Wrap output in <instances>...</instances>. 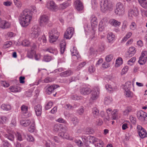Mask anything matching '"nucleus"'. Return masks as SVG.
I'll list each match as a JSON object with an SVG mask.
<instances>
[{"mask_svg":"<svg viewBox=\"0 0 147 147\" xmlns=\"http://www.w3.org/2000/svg\"><path fill=\"white\" fill-rule=\"evenodd\" d=\"M107 20L106 18L103 19L100 22L99 24V30L102 31L105 30L106 27Z\"/></svg>","mask_w":147,"mask_h":147,"instance_id":"nucleus-16","label":"nucleus"},{"mask_svg":"<svg viewBox=\"0 0 147 147\" xmlns=\"http://www.w3.org/2000/svg\"><path fill=\"white\" fill-rule=\"evenodd\" d=\"M131 84L130 82H127L126 83H125L124 86V90H129L130 88L131 87Z\"/></svg>","mask_w":147,"mask_h":147,"instance_id":"nucleus-43","label":"nucleus"},{"mask_svg":"<svg viewBox=\"0 0 147 147\" xmlns=\"http://www.w3.org/2000/svg\"><path fill=\"white\" fill-rule=\"evenodd\" d=\"M74 6L78 11H81L83 9V5L82 2L80 0H77L75 2Z\"/></svg>","mask_w":147,"mask_h":147,"instance_id":"nucleus-17","label":"nucleus"},{"mask_svg":"<svg viewBox=\"0 0 147 147\" xmlns=\"http://www.w3.org/2000/svg\"><path fill=\"white\" fill-rule=\"evenodd\" d=\"M141 6L143 8H147V2L146 0H138Z\"/></svg>","mask_w":147,"mask_h":147,"instance_id":"nucleus-34","label":"nucleus"},{"mask_svg":"<svg viewBox=\"0 0 147 147\" xmlns=\"http://www.w3.org/2000/svg\"><path fill=\"white\" fill-rule=\"evenodd\" d=\"M136 28V24L133 22H131V24L130 25L129 28L131 30H134Z\"/></svg>","mask_w":147,"mask_h":147,"instance_id":"nucleus-59","label":"nucleus"},{"mask_svg":"<svg viewBox=\"0 0 147 147\" xmlns=\"http://www.w3.org/2000/svg\"><path fill=\"white\" fill-rule=\"evenodd\" d=\"M91 91V90L90 88L87 87H83L80 90V93L84 95L89 94Z\"/></svg>","mask_w":147,"mask_h":147,"instance_id":"nucleus-20","label":"nucleus"},{"mask_svg":"<svg viewBox=\"0 0 147 147\" xmlns=\"http://www.w3.org/2000/svg\"><path fill=\"white\" fill-rule=\"evenodd\" d=\"M36 115L38 116H40L42 112V107L40 105H38L34 107Z\"/></svg>","mask_w":147,"mask_h":147,"instance_id":"nucleus-21","label":"nucleus"},{"mask_svg":"<svg viewBox=\"0 0 147 147\" xmlns=\"http://www.w3.org/2000/svg\"><path fill=\"white\" fill-rule=\"evenodd\" d=\"M39 24L41 26L47 27L49 26V20L48 17L45 15H41L40 17Z\"/></svg>","mask_w":147,"mask_h":147,"instance_id":"nucleus-4","label":"nucleus"},{"mask_svg":"<svg viewBox=\"0 0 147 147\" xmlns=\"http://www.w3.org/2000/svg\"><path fill=\"white\" fill-rule=\"evenodd\" d=\"M113 55L112 54L107 55L105 57V60L107 62L111 61L113 58Z\"/></svg>","mask_w":147,"mask_h":147,"instance_id":"nucleus-51","label":"nucleus"},{"mask_svg":"<svg viewBox=\"0 0 147 147\" xmlns=\"http://www.w3.org/2000/svg\"><path fill=\"white\" fill-rule=\"evenodd\" d=\"M147 57H142L140 56L139 58L138 62L140 65H143L145 64L147 61Z\"/></svg>","mask_w":147,"mask_h":147,"instance_id":"nucleus-32","label":"nucleus"},{"mask_svg":"<svg viewBox=\"0 0 147 147\" xmlns=\"http://www.w3.org/2000/svg\"><path fill=\"white\" fill-rule=\"evenodd\" d=\"M125 11V8L123 4L120 2L117 3L115 10V14L119 16H122L124 14Z\"/></svg>","mask_w":147,"mask_h":147,"instance_id":"nucleus-5","label":"nucleus"},{"mask_svg":"<svg viewBox=\"0 0 147 147\" xmlns=\"http://www.w3.org/2000/svg\"><path fill=\"white\" fill-rule=\"evenodd\" d=\"M53 81V80L51 78L47 77L43 80V82L45 83H48L52 82Z\"/></svg>","mask_w":147,"mask_h":147,"instance_id":"nucleus-57","label":"nucleus"},{"mask_svg":"<svg viewBox=\"0 0 147 147\" xmlns=\"http://www.w3.org/2000/svg\"><path fill=\"white\" fill-rule=\"evenodd\" d=\"M92 28L96 27L97 25L98 22L96 18L94 15H92L90 18Z\"/></svg>","mask_w":147,"mask_h":147,"instance_id":"nucleus-22","label":"nucleus"},{"mask_svg":"<svg viewBox=\"0 0 147 147\" xmlns=\"http://www.w3.org/2000/svg\"><path fill=\"white\" fill-rule=\"evenodd\" d=\"M31 121L29 120H21L20 121V123L22 126L27 127L30 123Z\"/></svg>","mask_w":147,"mask_h":147,"instance_id":"nucleus-31","label":"nucleus"},{"mask_svg":"<svg viewBox=\"0 0 147 147\" xmlns=\"http://www.w3.org/2000/svg\"><path fill=\"white\" fill-rule=\"evenodd\" d=\"M71 121L74 125V126H75L78 123V120L77 118L76 117H74L71 118Z\"/></svg>","mask_w":147,"mask_h":147,"instance_id":"nucleus-52","label":"nucleus"},{"mask_svg":"<svg viewBox=\"0 0 147 147\" xmlns=\"http://www.w3.org/2000/svg\"><path fill=\"white\" fill-rule=\"evenodd\" d=\"M112 101V99L110 96H107L104 99V103L107 105L110 104Z\"/></svg>","mask_w":147,"mask_h":147,"instance_id":"nucleus-40","label":"nucleus"},{"mask_svg":"<svg viewBox=\"0 0 147 147\" xmlns=\"http://www.w3.org/2000/svg\"><path fill=\"white\" fill-rule=\"evenodd\" d=\"M136 50L134 47H129L128 51V54L130 57L133 56L136 53Z\"/></svg>","mask_w":147,"mask_h":147,"instance_id":"nucleus-30","label":"nucleus"},{"mask_svg":"<svg viewBox=\"0 0 147 147\" xmlns=\"http://www.w3.org/2000/svg\"><path fill=\"white\" fill-rule=\"evenodd\" d=\"M47 42V39L45 35H42V36L39 37L38 40L36 41V42L40 45H44Z\"/></svg>","mask_w":147,"mask_h":147,"instance_id":"nucleus-18","label":"nucleus"},{"mask_svg":"<svg viewBox=\"0 0 147 147\" xmlns=\"http://www.w3.org/2000/svg\"><path fill=\"white\" fill-rule=\"evenodd\" d=\"M125 96L126 97L129 98H132L133 96V93L130 91L129 90H125Z\"/></svg>","mask_w":147,"mask_h":147,"instance_id":"nucleus-47","label":"nucleus"},{"mask_svg":"<svg viewBox=\"0 0 147 147\" xmlns=\"http://www.w3.org/2000/svg\"><path fill=\"white\" fill-rule=\"evenodd\" d=\"M137 115L139 120L141 121H144L146 117H147V113L141 110L138 112Z\"/></svg>","mask_w":147,"mask_h":147,"instance_id":"nucleus-15","label":"nucleus"},{"mask_svg":"<svg viewBox=\"0 0 147 147\" xmlns=\"http://www.w3.org/2000/svg\"><path fill=\"white\" fill-rule=\"evenodd\" d=\"M21 16L20 20V24L24 27L27 26L32 19V11L28 9H25L21 13Z\"/></svg>","mask_w":147,"mask_h":147,"instance_id":"nucleus-1","label":"nucleus"},{"mask_svg":"<svg viewBox=\"0 0 147 147\" xmlns=\"http://www.w3.org/2000/svg\"><path fill=\"white\" fill-rule=\"evenodd\" d=\"M77 111L79 114L80 115H82L84 111V107H82L81 108H79L77 110Z\"/></svg>","mask_w":147,"mask_h":147,"instance_id":"nucleus-64","label":"nucleus"},{"mask_svg":"<svg viewBox=\"0 0 147 147\" xmlns=\"http://www.w3.org/2000/svg\"><path fill=\"white\" fill-rule=\"evenodd\" d=\"M127 22L126 20L123 21V24L121 28V30L124 31L127 28Z\"/></svg>","mask_w":147,"mask_h":147,"instance_id":"nucleus-58","label":"nucleus"},{"mask_svg":"<svg viewBox=\"0 0 147 147\" xmlns=\"http://www.w3.org/2000/svg\"><path fill=\"white\" fill-rule=\"evenodd\" d=\"M10 24L8 22L2 20L0 18V28L5 29L10 27Z\"/></svg>","mask_w":147,"mask_h":147,"instance_id":"nucleus-14","label":"nucleus"},{"mask_svg":"<svg viewBox=\"0 0 147 147\" xmlns=\"http://www.w3.org/2000/svg\"><path fill=\"white\" fill-rule=\"evenodd\" d=\"M35 53L34 51L32 49L31 50L28 51L27 56L29 58H32L33 57V55Z\"/></svg>","mask_w":147,"mask_h":147,"instance_id":"nucleus-44","label":"nucleus"},{"mask_svg":"<svg viewBox=\"0 0 147 147\" xmlns=\"http://www.w3.org/2000/svg\"><path fill=\"white\" fill-rule=\"evenodd\" d=\"M86 62H82L79 64L78 66L77 67L76 70H80L81 68L84 67V66L86 65Z\"/></svg>","mask_w":147,"mask_h":147,"instance_id":"nucleus-60","label":"nucleus"},{"mask_svg":"<svg viewBox=\"0 0 147 147\" xmlns=\"http://www.w3.org/2000/svg\"><path fill=\"white\" fill-rule=\"evenodd\" d=\"M21 110L22 114L26 118L30 117L32 114L28 112V107L24 105H22L21 107Z\"/></svg>","mask_w":147,"mask_h":147,"instance_id":"nucleus-13","label":"nucleus"},{"mask_svg":"<svg viewBox=\"0 0 147 147\" xmlns=\"http://www.w3.org/2000/svg\"><path fill=\"white\" fill-rule=\"evenodd\" d=\"M74 33V28L72 27H69L65 32L64 37L66 39H69L71 38Z\"/></svg>","mask_w":147,"mask_h":147,"instance_id":"nucleus-10","label":"nucleus"},{"mask_svg":"<svg viewBox=\"0 0 147 147\" xmlns=\"http://www.w3.org/2000/svg\"><path fill=\"white\" fill-rule=\"evenodd\" d=\"M15 147H24L25 144L24 143H22L17 141L14 144Z\"/></svg>","mask_w":147,"mask_h":147,"instance_id":"nucleus-56","label":"nucleus"},{"mask_svg":"<svg viewBox=\"0 0 147 147\" xmlns=\"http://www.w3.org/2000/svg\"><path fill=\"white\" fill-rule=\"evenodd\" d=\"M40 28L37 25H35L31 28V34L32 38H36L40 33Z\"/></svg>","mask_w":147,"mask_h":147,"instance_id":"nucleus-7","label":"nucleus"},{"mask_svg":"<svg viewBox=\"0 0 147 147\" xmlns=\"http://www.w3.org/2000/svg\"><path fill=\"white\" fill-rule=\"evenodd\" d=\"M45 50L46 51H48L49 52L53 53L55 55H56L58 53L57 49L51 47L48 49H46Z\"/></svg>","mask_w":147,"mask_h":147,"instance_id":"nucleus-33","label":"nucleus"},{"mask_svg":"<svg viewBox=\"0 0 147 147\" xmlns=\"http://www.w3.org/2000/svg\"><path fill=\"white\" fill-rule=\"evenodd\" d=\"M122 63V59L121 57H119L116 60L115 66L116 67H118Z\"/></svg>","mask_w":147,"mask_h":147,"instance_id":"nucleus-45","label":"nucleus"},{"mask_svg":"<svg viewBox=\"0 0 147 147\" xmlns=\"http://www.w3.org/2000/svg\"><path fill=\"white\" fill-rule=\"evenodd\" d=\"M45 145L46 147H55V144L49 140L45 141Z\"/></svg>","mask_w":147,"mask_h":147,"instance_id":"nucleus-42","label":"nucleus"},{"mask_svg":"<svg viewBox=\"0 0 147 147\" xmlns=\"http://www.w3.org/2000/svg\"><path fill=\"white\" fill-rule=\"evenodd\" d=\"M73 74V72L71 70L68 69L60 73V76L62 77H65L70 76Z\"/></svg>","mask_w":147,"mask_h":147,"instance_id":"nucleus-23","label":"nucleus"},{"mask_svg":"<svg viewBox=\"0 0 147 147\" xmlns=\"http://www.w3.org/2000/svg\"><path fill=\"white\" fill-rule=\"evenodd\" d=\"M16 136L17 140L19 141H22L24 139L23 137L22 136V134L18 132H17L16 134Z\"/></svg>","mask_w":147,"mask_h":147,"instance_id":"nucleus-48","label":"nucleus"},{"mask_svg":"<svg viewBox=\"0 0 147 147\" xmlns=\"http://www.w3.org/2000/svg\"><path fill=\"white\" fill-rule=\"evenodd\" d=\"M137 128L138 134L142 138H143L147 137V133L146 130L141 126L138 125Z\"/></svg>","mask_w":147,"mask_h":147,"instance_id":"nucleus-9","label":"nucleus"},{"mask_svg":"<svg viewBox=\"0 0 147 147\" xmlns=\"http://www.w3.org/2000/svg\"><path fill=\"white\" fill-rule=\"evenodd\" d=\"M16 125V120L15 119H12L11 121V123L10 124V126L11 127H14Z\"/></svg>","mask_w":147,"mask_h":147,"instance_id":"nucleus-61","label":"nucleus"},{"mask_svg":"<svg viewBox=\"0 0 147 147\" xmlns=\"http://www.w3.org/2000/svg\"><path fill=\"white\" fill-rule=\"evenodd\" d=\"M107 38L109 42L113 40L115 38V36L112 32H109L107 35Z\"/></svg>","mask_w":147,"mask_h":147,"instance_id":"nucleus-35","label":"nucleus"},{"mask_svg":"<svg viewBox=\"0 0 147 147\" xmlns=\"http://www.w3.org/2000/svg\"><path fill=\"white\" fill-rule=\"evenodd\" d=\"M100 89L98 87H96L94 90L92 91L91 99L93 100H96L97 99L99 96Z\"/></svg>","mask_w":147,"mask_h":147,"instance_id":"nucleus-12","label":"nucleus"},{"mask_svg":"<svg viewBox=\"0 0 147 147\" xmlns=\"http://www.w3.org/2000/svg\"><path fill=\"white\" fill-rule=\"evenodd\" d=\"M56 85H53L51 86L47 85L45 87V92L47 94H50L52 93L53 91L59 87Z\"/></svg>","mask_w":147,"mask_h":147,"instance_id":"nucleus-11","label":"nucleus"},{"mask_svg":"<svg viewBox=\"0 0 147 147\" xmlns=\"http://www.w3.org/2000/svg\"><path fill=\"white\" fill-rule=\"evenodd\" d=\"M139 14V11L138 8L135 6L130 8L128 11V16L130 18H133L138 16Z\"/></svg>","mask_w":147,"mask_h":147,"instance_id":"nucleus-6","label":"nucleus"},{"mask_svg":"<svg viewBox=\"0 0 147 147\" xmlns=\"http://www.w3.org/2000/svg\"><path fill=\"white\" fill-rule=\"evenodd\" d=\"M136 60V58L135 57H132L128 61V64L130 65H131L133 63H134Z\"/></svg>","mask_w":147,"mask_h":147,"instance_id":"nucleus-62","label":"nucleus"},{"mask_svg":"<svg viewBox=\"0 0 147 147\" xmlns=\"http://www.w3.org/2000/svg\"><path fill=\"white\" fill-rule=\"evenodd\" d=\"M70 5V3L68 2H65L60 5V7L62 9H64Z\"/></svg>","mask_w":147,"mask_h":147,"instance_id":"nucleus-55","label":"nucleus"},{"mask_svg":"<svg viewBox=\"0 0 147 147\" xmlns=\"http://www.w3.org/2000/svg\"><path fill=\"white\" fill-rule=\"evenodd\" d=\"M53 102L51 101H50L48 102L45 106V109L46 110L50 109L53 105Z\"/></svg>","mask_w":147,"mask_h":147,"instance_id":"nucleus-54","label":"nucleus"},{"mask_svg":"<svg viewBox=\"0 0 147 147\" xmlns=\"http://www.w3.org/2000/svg\"><path fill=\"white\" fill-rule=\"evenodd\" d=\"M92 113L94 117H96L98 115L99 111L97 108L94 107L92 109Z\"/></svg>","mask_w":147,"mask_h":147,"instance_id":"nucleus-41","label":"nucleus"},{"mask_svg":"<svg viewBox=\"0 0 147 147\" xmlns=\"http://www.w3.org/2000/svg\"><path fill=\"white\" fill-rule=\"evenodd\" d=\"M100 9L105 13L112 11L113 8L111 2L109 0H102L101 1Z\"/></svg>","mask_w":147,"mask_h":147,"instance_id":"nucleus-2","label":"nucleus"},{"mask_svg":"<svg viewBox=\"0 0 147 147\" xmlns=\"http://www.w3.org/2000/svg\"><path fill=\"white\" fill-rule=\"evenodd\" d=\"M32 121L33 123L32 125L28 129L29 131L30 132H33L35 129L34 124V119H32Z\"/></svg>","mask_w":147,"mask_h":147,"instance_id":"nucleus-50","label":"nucleus"},{"mask_svg":"<svg viewBox=\"0 0 147 147\" xmlns=\"http://www.w3.org/2000/svg\"><path fill=\"white\" fill-rule=\"evenodd\" d=\"M109 22L111 25L115 27L119 26L121 24L120 22L114 19H111Z\"/></svg>","mask_w":147,"mask_h":147,"instance_id":"nucleus-25","label":"nucleus"},{"mask_svg":"<svg viewBox=\"0 0 147 147\" xmlns=\"http://www.w3.org/2000/svg\"><path fill=\"white\" fill-rule=\"evenodd\" d=\"M66 44L65 41L63 40L60 42V52L61 54H63L65 50Z\"/></svg>","mask_w":147,"mask_h":147,"instance_id":"nucleus-26","label":"nucleus"},{"mask_svg":"<svg viewBox=\"0 0 147 147\" xmlns=\"http://www.w3.org/2000/svg\"><path fill=\"white\" fill-rule=\"evenodd\" d=\"M59 34L56 29H51L49 32L50 42L53 43L55 42L59 37Z\"/></svg>","mask_w":147,"mask_h":147,"instance_id":"nucleus-3","label":"nucleus"},{"mask_svg":"<svg viewBox=\"0 0 147 147\" xmlns=\"http://www.w3.org/2000/svg\"><path fill=\"white\" fill-rule=\"evenodd\" d=\"M1 109L4 111H8L11 109V106L9 105L3 104L1 106Z\"/></svg>","mask_w":147,"mask_h":147,"instance_id":"nucleus-36","label":"nucleus"},{"mask_svg":"<svg viewBox=\"0 0 147 147\" xmlns=\"http://www.w3.org/2000/svg\"><path fill=\"white\" fill-rule=\"evenodd\" d=\"M53 130L55 131H57L59 130L63 131V128H62L61 127V124H58L54 125Z\"/></svg>","mask_w":147,"mask_h":147,"instance_id":"nucleus-37","label":"nucleus"},{"mask_svg":"<svg viewBox=\"0 0 147 147\" xmlns=\"http://www.w3.org/2000/svg\"><path fill=\"white\" fill-rule=\"evenodd\" d=\"M3 136L11 141H13L14 140V136L13 134L11 133L5 134L3 135Z\"/></svg>","mask_w":147,"mask_h":147,"instance_id":"nucleus-28","label":"nucleus"},{"mask_svg":"<svg viewBox=\"0 0 147 147\" xmlns=\"http://www.w3.org/2000/svg\"><path fill=\"white\" fill-rule=\"evenodd\" d=\"M7 120V117L5 116H1L0 117V124H5L6 123Z\"/></svg>","mask_w":147,"mask_h":147,"instance_id":"nucleus-49","label":"nucleus"},{"mask_svg":"<svg viewBox=\"0 0 147 147\" xmlns=\"http://www.w3.org/2000/svg\"><path fill=\"white\" fill-rule=\"evenodd\" d=\"M118 114V110L117 109H115L112 112L111 115L112 117L111 118L112 119H116L117 117V115Z\"/></svg>","mask_w":147,"mask_h":147,"instance_id":"nucleus-38","label":"nucleus"},{"mask_svg":"<svg viewBox=\"0 0 147 147\" xmlns=\"http://www.w3.org/2000/svg\"><path fill=\"white\" fill-rule=\"evenodd\" d=\"M22 44L24 46L28 47L30 45V42L27 39H25L23 41Z\"/></svg>","mask_w":147,"mask_h":147,"instance_id":"nucleus-53","label":"nucleus"},{"mask_svg":"<svg viewBox=\"0 0 147 147\" xmlns=\"http://www.w3.org/2000/svg\"><path fill=\"white\" fill-rule=\"evenodd\" d=\"M71 55L73 56H76L78 57V53L76 48L74 47H73L71 50Z\"/></svg>","mask_w":147,"mask_h":147,"instance_id":"nucleus-46","label":"nucleus"},{"mask_svg":"<svg viewBox=\"0 0 147 147\" xmlns=\"http://www.w3.org/2000/svg\"><path fill=\"white\" fill-rule=\"evenodd\" d=\"M133 111L132 108L131 107H127L123 111V114L125 115H127L129 113Z\"/></svg>","mask_w":147,"mask_h":147,"instance_id":"nucleus-39","label":"nucleus"},{"mask_svg":"<svg viewBox=\"0 0 147 147\" xmlns=\"http://www.w3.org/2000/svg\"><path fill=\"white\" fill-rule=\"evenodd\" d=\"M20 88L19 87L17 86H12L9 88V89L12 92H19L21 91Z\"/></svg>","mask_w":147,"mask_h":147,"instance_id":"nucleus-29","label":"nucleus"},{"mask_svg":"<svg viewBox=\"0 0 147 147\" xmlns=\"http://www.w3.org/2000/svg\"><path fill=\"white\" fill-rule=\"evenodd\" d=\"M46 6L52 11L55 10L57 9V7L55 3L52 1H48L46 5Z\"/></svg>","mask_w":147,"mask_h":147,"instance_id":"nucleus-19","label":"nucleus"},{"mask_svg":"<svg viewBox=\"0 0 147 147\" xmlns=\"http://www.w3.org/2000/svg\"><path fill=\"white\" fill-rule=\"evenodd\" d=\"M90 136H89L88 137H86L85 136H83L82 137V140L87 147H91L88 145V144L90 143L91 141L88 140V139H90Z\"/></svg>","mask_w":147,"mask_h":147,"instance_id":"nucleus-24","label":"nucleus"},{"mask_svg":"<svg viewBox=\"0 0 147 147\" xmlns=\"http://www.w3.org/2000/svg\"><path fill=\"white\" fill-rule=\"evenodd\" d=\"M75 143L79 147H82L83 145V143L80 140H76L74 141Z\"/></svg>","mask_w":147,"mask_h":147,"instance_id":"nucleus-63","label":"nucleus"},{"mask_svg":"<svg viewBox=\"0 0 147 147\" xmlns=\"http://www.w3.org/2000/svg\"><path fill=\"white\" fill-rule=\"evenodd\" d=\"M90 140H91L96 147H103L104 145L103 143L102 140L94 136H90Z\"/></svg>","mask_w":147,"mask_h":147,"instance_id":"nucleus-8","label":"nucleus"},{"mask_svg":"<svg viewBox=\"0 0 147 147\" xmlns=\"http://www.w3.org/2000/svg\"><path fill=\"white\" fill-rule=\"evenodd\" d=\"M59 136L61 137L62 138L67 139L71 140V138H70L69 135L67 132H64L63 131L60 132L58 134Z\"/></svg>","mask_w":147,"mask_h":147,"instance_id":"nucleus-27","label":"nucleus"}]
</instances>
